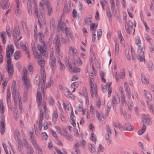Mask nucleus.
<instances>
[{"mask_svg": "<svg viewBox=\"0 0 154 154\" xmlns=\"http://www.w3.org/2000/svg\"><path fill=\"white\" fill-rule=\"evenodd\" d=\"M54 43L55 44L56 56L58 57L59 59L58 61L59 63V66L61 70H64L65 66L61 62L60 60V58L62 57L60 53V38L59 36H57L54 40Z\"/></svg>", "mask_w": 154, "mask_h": 154, "instance_id": "obj_1", "label": "nucleus"}, {"mask_svg": "<svg viewBox=\"0 0 154 154\" xmlns=\"http://www.w3.org/2000/svg\"><path fill=\"white\" fill-rule=\"evenodd\" d=\"M38 64L41 67V74L42 79L43 82L41 86V89L42 91H43L45 87V84L46 79L45 70L44 68L45 61L44 60L41 59L40 60H38Z\"/></svg>", "mask_w": 154, "mask_h": 154, "instance_id": "obj_2", "label": "nucleus"}, {"mask_svg": "<svg viewBox=\"0 0 154 154\" xmlns=\"http://www.w3.org/2000/svg\"><path fill=\"white\" fill-rule=\"evenodd\" d=\"M120 102V99L118 94L116 93L112 96V101H109L107 103V106L108 108L107 110H109L112 105L114 109L116 107L117 104H119Z\"/></svg>", "mask_w": 154, "mask_h": 154, "instance_id": "obj_3", "label": "nucleus"}, {"mask_svg": "<svg viewBox=\"0 0 154 154\" xmlns=\"http://www.w3.org/2000/svg\"><path fill=\"white\" fill-rule=\"evenodd\" d=\"M42 95L40 91H38L37 93L36 100L38 106L40 109L43 108L45 112L47 111V108L46 106V103L44 102H42Z\"/></svg>", "mask_w": 154, "mask_h": 154, "instance_id": "obj_4", "label": "nucleus"}, {"mask_svg": "<svg viewBox=\"0 0 154 154\" xmlns=\"http://www.w3.org/2000/svg\"><path fill=\"white\" fill-rule=\"evenodd\" d=\"M90 85L91 88V94L92 97H97V87L94 81L90 77Z\"/></svg>", "mask_w": 154, "mask_h": 154, "instance_id": "obj_5", "label": "nucleus"}, {"mask_svg": "<svg viewBox=\"0 0 154 154\" xmlns=\"http://www.w3.org/2000/svg\"><path fill=\"white\" fill-rule=\"evenodd\" d=\"M42 38L39 39L40 42L42 44H39L38 45L37 48L38 50L40 52L42 55L45 56H48V53L47 51V46L45 43L42 39Z\"/></svg>", "mask_w": 154, "mask_h": 154, "instance_id": "obj_6", "label": "nucleus"}, {"mask_svg": "<svg viewBox=\"0 0 154 154\" xmlns=\"http://www.w3.org/2000/svg\"><path fill=\"white\" fill-rule=\"evenodd\" d=\"M23 71L24 74V75L22 77L23 80L24 82V85L26 86V88L28 89L30 88V87L29 80L27 76V71L25 67L23 68Z\"/></svg>", "mask_w": 154, "mask_h": 154, "instance_id": "obj_7", "label": "nucleus"}, {"mask_svg": "<svg viewBox=\"0 0 154 154\" xmlns=\"http://www.w3.org/2000/svg\"><path fill=\"white\" fill-rule=\"evenodd\" d=\"M30 135L31 136V141L34 145L35 148L38 151V153L39 154H42L41 149L38 145L37 144L35 138L33 137V133L32 132H30Z\"/></svg>", "mask_w": 154, "mask_h": 154, "instance_id": "obj_8", "label": "nucleus"}, {"mask_svg": "<svg viewBox=\"0 0 154 154\" xmlns=\"http://www.w3.org/2000/svg\"><path fill=\"white\" fill-rule=\"evenodd\" d=\"M14 50V46L12 45L9 44L8 45L6 48V60H11L10 51L11 54L13 53Z\"/></svg>", "mask_w": 154, "mask_h": 154, "instance_id": "obj_9", "label": "nucleus"}, {"mask_svg": "<svg viewBox=\"0 0 154 154\" xmlns=\"http://www.w3.org/2000/svg\"><path fill=\"white\" fill-rule=\"evenodd\" d=\"M50 53L49 63L51 67L53 68L56 66V59L53 56L54 51L52 48L50 49Z\"/></svg>", "mask_w": 154, "mask_h": 154, "instance_id": "obj_10", "label": "nucleus"}, {"mask_svg": "<svg viewBox=\"0 0 154 154\" xmlns=\"http://www.w3.org/2000/svg\"><path fill=\"white\" fill-rule=\"evenodd\" d=\"M137 53L139 54L137 57V59L140 62H143L145 60L144 52L143 51L142 48L140 46H138Z\"/></svg>", "mask_w": 154, "mask_h": 154, "instance_id": "obj_11", "label": "nucleus"}, {"mask_svg": "<svg viewBox=\"0 0 154 154\" xmlns=\"http://www.w3.org/2000/svg\"><path fill=\"white\" fill-rule=\"evenodd\" d=\"M79 51L75 47L73 46H71L69 48V54L72 57L78 55Z\"/></svg>", "mask_w": 154, "mask_h": 154, "instance_id": "obj_12", "label": "nucleus"}, {"mask_svg": "<svg viewBox=\"0 0 154 154\" xmlns=\"http://www.w3.org/2000/svg\"><path fill=\"white\" fill-rule=\"evenodd\" d=\"M72 63L75 66H80L82 64V61L81 58L78 56L72 57Z\"/></svg>", "mask_w": 154, "mask_h": 154, "instance_id": "obj_13", "label": "nucleus"}, {"mask_svg": "<svg viewBox=\"0 0 154 154\" xmlns=\"http://www.w3.org/2000/svg\"><path fill=\"white\" fill-rule=\"evenodd\" d=\"M65 63L67 67L69 68L70 72L76 73L80 72V69L78 67H75L73 68L72 66L71 63L68 61H65Z\"/></svg>", "mask_w": 154, "mask_h": 154, "instance_id": "obj_14", "label": "nucleus"}, {"mask_svg": "<svg viewBox=\"0 0 154 154\" xmlns=\"http://www.w3.org/2000/svg\"><path fill=\"white\" fill-rule=\"evenodd\" d=\"M12 34L14 36V39H18V40H20L22 38V36L20 35V31L18 28H16L12 32Z\"/></svg>", "mask_w": 154, "mask_h": 154, "instance_id": "obj_15", "label": "nucleus"}, {"mask_svg": "<svg viewBox=\"0 0 154 154\" xmlns=\"http://www.w3.org/2000/svg\"><path fill=\"white\" fill-rule=\"evenodd\" d=\"M142 120L143 122L148 125H150L152 123V119L148 115L145 114L142 115Z\"/></svg>", "mask_w": 154, "mask_h": 154, "instance_id": "obj_16", "label": "nucleus"}, {"mask_svg": "<svg viewBox=\"0 0 154 154\" xmlns=\"http://www.w3.org/2000/svg\"><path fill=\"white\" fill-rule=\"evenodd\" d=\"M95 114L98 120L101 122L102 124L105 123V118L103 114L101 112H99L97 110H96Z\"/></svg>", "mask_w": 154, "mask_h": 154, "instance_id": "obj_17", "label": "nucleus"}, {"mask_svg": "<svg viewBox=\"0 0 154 154\" xmlns=\"http://www.w3.org/2000/svg\"><path fill=\"white\" fill-rule=\"evenodd\" d=\"M24 146L26 150L27 154H33L34 150L32 147L29 145L26 140H24L23 142Z\"/></svg>", "mask_w": 154, "mask_h": 154, "instance_id": "obj_18", "label": "nucleus"}, {"mask_svg": "<svg viewBox=\"0 0 154 154\" xmlns=\"http://www.w3.org/2000/svg\"><path fill=\"white\" fill-rule=\"evenodd\" d=\"M7 62V67L8 72L10 77L11 76L14 72L13 67V65L11 64V60H6Z\"/></svg>", "mask_w": 154, "mask_h": 154, "instance_id": "obj_19", "label": "nucleus"}, {"mask_svg": "<svg viewBox=\"0 0 154 154\" xmlns=\"http://www.w3.org/2000/svg\"><path fill=\"white\" fill-rule=\"evenodd\" d=\"M16 7L15 8V11L16 15L18 16H20L21 14V11L20 8V2L19 0H15Z\"/></svg>", "mask_w": 154, "mask_h": 154, "instance_id": "obj_20", "label": "nucleus"}, {"mask_svg": "<svg viewBox=\"0 0 154 154\" xmlns=\"http://www.w3.org/2000/svg\"><path fill=\"white\" fill-rule=\"evenodd\" d=\"M65 32L66 34L67 37L69 36L72 40H74L75 38L73 35L72 33L71 30L69 28H65Z\"/></svg>", "mask_w": 154, "mask_h": 154, "instance_id": "obj_21", "label": "nucleus"}, {"mask_svg": "<svg viewBox=\"0 0 154 154\" xmlns=\"http://www.w3.org/2000/svg\"><path fill=\"white\" fill-rule=\"evenodd\" d=\"M16 82L14 80L13 81L12 84V85L11 86V90L12 91V93L13 94V95L14 97H15V96L16 97V96L17 95V93H18L19 94L18 92H17V93H16Z\"/></svg>", "mask_w": 154, "mask_h": 154, "instance_id": "obj_22", "label": "nucleus"}, {"mask_svg": "<svg viewBox=\"0 0 154 154\" xmlns=\"http://www.w3.org/2000/svg\"><path fill=\"white\" fill-rule=\"evenodd\" d=\"M5 119L4 117L2 118L0 122V132L3 134L5 132Z\"/></svg>", "mask_w": 154, "mask_h": 154, "instance_id": "obj_23", "label": "nucleus"}, {"mask_svg": "<svg viewBox=\"0 0 154 154\" xmlns=\"http://www.w3.org/2000/svg\"><path fill=\"white\" fill-rule=\"evenodd\" d=\"M66 23L64 22L62 23L61 20H60L58 21V26L57 27V29L59 30V31L60 30H65Z\"/></svg>", "mask_w": 154, "mask_h": 154, "instance_id": "obj_24", "label": "nucleus"}, {"mask_svg": "<svg viewBox=\"0 0 154 154\" xmlns=\"http://www.w3.org/2000/svg\"><path fill=\"white\" fill-rule=\"evenodd\" d=\"M106 134L105 136V139H107L111 136V131L109 126L107 125L106 126Z\"/></svg>", "mask_w": 154, "mask_h": 154, "instance_id": "obj_25", "label": "nucleus"}, {"mask_svg": "<svg viewBox=\"0 0 154 154\" xmlns=\"http://www.w3.org/2000/svg\"><path fill=\"white\" fill-rule=\"evenodd\" d=\"M63 105L65 110L66 109L68 111H70L71 112L73 111L70 103H68L66 104L64 101H63Z\"/></svg>", "mask_w": 154, "mask_h": 154, "instance_id": "obj_26", "label": "nucleus"}, {"mask_svg": "<svg viewBox=\"0 0 154 154\" xmlns=\"http://www.w3.org/2000/svg\"><path fill=\"white\" fill-rule=\"evenodd\" d=\"M10 5V3L8 1H5L0 3V6L3 9L8 8Z\"/></svg>", "mask_w": 154, "mask_h": 154, "instance_id": "obj_27", "label": "nucleus"}, {"mask_svg": "<svg viewBox=\"0 0 154 154\" xmlns=\"http://www.w3.org/2000/svg\"><path fill=\"white\" fill-rule=\"evenodd\" d=\"M124 87L125 89V92L128 97L130 99L131 98L130 90L128 88V86L127 82H125L124 83Z\"/></svg>", "mask_w": 154, "mask_h": 154, "instance_id": "obj_28", "label": "nucleus"}, {"mask_svg": "<svg viewBox=\"0 0 154 154\" xmlns=\"http://www.w3.org/2000/svg\"><path fill=\"white\" fill-rule=\"evenodd\" d=\"M34 31L35 37L36 38V39L38 38L40 39V38H43V35L42 33L39 32V34H37V29L36 27L34 29Z\"/></svg>", "mask_w": 154, "mask_h": 154, "instance_id": "obj_29", "label": "nucleus"}, {"mask_svg": "<svg viewBox=\"0 0 154 154\" xmlns=\"http://www.w3.org/2000/svg\"><path fill=\"white\" fill-rule=\"evenodd\" d=\"M79 146L78 143H77L75 145L72 151V154H80L79 151L78 149Z\"/></svg>", "mask_w": 154, "mask_h": 154, "instance_id": "obj_30", "label": "nucleus"}, {"mask_svg": "<svg viewBox=\"0 0 154 154\" xmlns=\"http://www.w3.org/2000/svg\"><path fill=\"white\" fill-rule=\"evenodd\" d=\"M143 93L145 97L149 100H151L152 99V96L151 94L146 90H143Z\"/></svg>", "mask_w": 154, "mask_h": 154, "instance_id": "obj_31", "label": "nucleus"}, {"mask_svg": "<svg viewBox=\"0 0 154 154\" xmlns=\"http://www.w3.org/2000/svg\"><path fill=\"white\" fill-rule=\"evenodd\" d=\"M141 80L142 83L145 85L149 83V80L143 74L141 75Z\"/></svg>", "mask_w": 154, "mask_h": 154, "instance_id": "obj_32", "label": "nucleus"}, {"mask_svg": "<svg viewBox=\"0 0 154 154\" xmlns=\"http://www.w3.org/2000/svg\"><path fill=\"white\" fill-rule=\"evenodd\" d=\"M123 127V130L125 129L128 131H131L134 128L133 127L129 124H125Z\"/></svg>", "mask_w": 154, "mask_h": 154, "instance_id": "obj_33", "label": "nucleus"}, {"mask_svg": "<svg viewBox=\"0 0 154 154\" xmlns=\"http://www.w3.org/2000/svg\"><path fill=\"white\" fill-rule=\"evenodd\" d=\"M77 110L79 112H82L83 115H85L86 109L83 108L82 105H81V104L79 105L77 107Z\"/></svg>", "mask_w": 154, "mask_h": 154, "instance_id": "obj_34", "label": "nucleus"}, {"mask_svg": "<svg viewBox=\"0 0 154 154\" xmlns=\"http://www.w3.org/2000/svg\"><path fill=\"white\" fill-rule=\"evenodd\" d=\"M118 38L120 40L121 43L122 44H124L125 43V40L123 38L121 31L119 30H118Z\"/></svg>", "mask_w": 154, "mask_h": 154, "instance_id": "obj_35", "label": "nucleus"}, {"mask_svg": "<svg viewBox=\"0 0 154 154\" xmlns=\"http://www.w3.org/2000/svg\"><path fill=\"white\" fill-rule=\"evenodd\" d=\"M65 95L69 98H70L73 100H74L75 98V96L69 91H67L65 92Z\"/></svg>", "mask_w": 154, "mask_h": 154, "instance_id": "obj_36", "label": "nucleus"}, {"mask_svg": "<svg viewBox=\"0 0 154 154\" xmlns=\"http://www.w3.org/2000/svg\"><path fill=\"white\" fill-rule=\"evenodd\" d=\"M1 37L2 43L4 44H5L6 41V35L5 32H2L1 34Z\"/></svg>", "mask_w": 154, "mask_h": 154, "instance_id": "obj_37", "label": "nucleus"}, {"mask_svg": "<svg viewBox=\"0 0 154 154\" xmlns=\"http://www.w3.org/2000/svg\"><path fill=\"white\" fill-rule=\"evenodd\" d=\"M97 24L96 23H91L90 25V30L91 31H93L95 32V29H97Z\"/></svg>", "mask_w": 154, "mask_h": 154, "instance_id": "obj_38", "label": "nucleus"}, {"mask_svg": "<svg viewBox=\"0 0 154 154\" xmlns=\"http://www.w3.org/2000/svg\"><path fill=\"white\" fill-rule=\"evenodd\" d=\"M11 93L10 89L8 88L7 92V100L8 104L10 103Z\"/></svg>", "mask_w": 154, "mask_h": 154, "instance_id": "obj_39", "label": "nucleus"}, {"mask_svg": "<svg viewBox=\"0 0 154 154\" xmlns=\"http://www.w3.org/2000/svg\"><path fill=\"white\" fill-rule=\"evenodd\" d=\"M58 117V115L57 110H54L52 115L53 121L54 122L56 121Z\"/></svg>", "mask_w": 154, "mask_h": 154, "instance_id": "obj_40", "label": "nucleus"}, {"mask_svg": "<svg viewBox=\"0 0 154 154\" xmlns=\"http://www.w3.org/2000/svg\"><path fill=\"white\" fill-rule=\"evenodd\" d=\"M146 129V127L144 124H143L141 128L138 131V134L139 135H141L145 132Z\"/></svg>", "mask_w": 154, "mask_h": 154, "instance_id": "obj_41", "label": "nucleus"}, {"mask_svg": "<svg viewBox=\"0 0 154 154\" xmlns=\"http://www.w3.org/2000/svg\"><path fill=\"white\" fill-rule=\"evenodd\" d=\"M79 82H75L72 83L71 85V87L73 88L72 92H73L75 91V89L78 86Z\"/></svg>", "mask_w": 154, "mask_h": 154, "instance_id": "obj_42", "label": "nucleus"}, {"mask_svg": "<svg viewBox=\"0 0 154 154\" xmlns=\"http://www.w3.org/2000/svg\"><path fill=\"white\" fill-rule=\"evenodd\" d=\"M21 57L20 52L18 51H16L14 54V59L16 60H18Z\"/></svg>", "mask_w": 154, "mask_h": 154, "instance_id": "obj_43", "label": "nucleus"}, {"mask_svg": "<svg viewBox=\"0 0 154 154\" xmlns=\"http://www.w3.org/2000/svg\"><path fill=\"white\" fill-rule=\"evenodd\" d=\"M115 54L116 55H118L119 52V47L118 42H116L115 44Z\"/></svg>", "mask_w": 154, "mask_h": 154, "instance_id": "obj_44", "label": "nucleus"}, {"mask_svg": "<svg viewBox=\"0 0 154 154\" xmlns=\"http://www.w3.org/2000/svg\"><path fill=\"white\" fill-rule=\"evenodd\" d=\"M90 139L92 142L95 143L96 140V135L93 132L91 134Z\"/></svg>", "mask_w": 154, "mask_h": 154, "instance_id": "obj_45", "label": "nucleus"}, {"mask_svg": "<svg viewBox=\"0 0 154 154\" xmlns=\"http://www.w3.org/2000/svg\"><path fill=\"white\" fill-rule=\"evenodd\" d=\"M88 149L92 153H94L95 152V149L94 146L91 144H88Z\"/></svg>", "mask_w": 154, "mask_h": 154, "instance_id": "obj_46", "label": "nucleus"}, {"mask_svg": "<svg viewBox=\"0 0 154 154\" xmlns=\"http://www.w3.org/2000/svg\"><path fill=\"white\" fill-rule=\"evenodd\" d=\"M113 126L119 128V129L121 130H123V128L121 125L119 124H117L116 122H113Z\"/></svg>", "mask_w": 154, "mask_h": 154, "instance_id": "obj_47", "label": "nucleus"}, {"mask_svg": "<svg viewBox=\"0 0 154 154\" xmlns=\"http://www.w3.org/2000/svg\"><path fill=\"white\" fill-rule=\"evenodd\" d=\"M79 93L82 96H84V97H86V96H88L87 90L86 88H83V89L82 90V91L80 92H79Z\"/></svg>", "mask_w": 154, "mask_h": 154, "instance_id": "obj_48", "label": "nucleus"}, {"mask_svg": "<svg viewBox=\"0 0 154 154\" xmlns=\"http://www.w3.org/2000/svg\"><path fill=\"white\" fill-rule=\"evenodd\" d=\"M94 107L92 106H91L90 109V114H91L92 116L91 117L92 119H94L95 116L94 115Z\"/></svg>", "mask_w": 154, "mask_h": 154, "instance_id": "obj_49", "label": "nucleus"}, {"mask_svg": "<svg viewBox=\"0 0 154 154\" xmlns=\"http://www.w3.org/2000/svg\"><path fill=\"white\" fill-rule=\"evenodd\" d=\"M4 112V110L3 108L2 101L0 100V113L1 114H3Z\"/></svg>", "mask_w": 154, "mask_h": 154, "instance_id": "obj_50", "label": "nucleus"}, {"mask_svg": "<svg viewBox=\"0 0 154 154\" xmlns=\"http://www.w3.org/2000/svg\"><path fill=\"white\" fill-rule=\"evenodd\" d=\"M31 1H29V0L27 3V9L28 12L29 14L32 13L31 4Z\"/></svg>", "mask_w": 154, "mask_h": 154, "instance_id": "obj_51", "label": "nucleus"}, {"mask_svg": "<svg viewBox=\"0 0 154 154\" xmlns=\"http://www.w3.org/2000/svg\"><path fill=\"white\" fill-rule=\"evenodd\" d=\"M46 5L48 9V14L49 15H50L52 11V10L51 7L50 6V4L48 3H47Z\"/></svg>", "mask_w": 154, "mask_h": 154, "instance_id": "obj_52", "label": "nucleus"}, {"mask_svg": "<svg viewBox=\"0 0 154 154\" xmlns=\"http://www.w3.org/2000/svg\"><path fill=\"white\" fill-rule=\"evenodd\" d=\"M33 54L35 57L37 59H39L41 58V55L38 53L37 50L34 51Z\"/></svg>", "mask_w": 154, "mask_h": 154, "instance_id": "obj_53", "label": "nucleus"}, {"mask_svg": "<svg viewBox=\"0 0 154 154\" xmlns=\"http://www.w3.org/2000/svg\"><path fill=\"white\" fill-rule=\"evenodd\" d=\"M129 48H127L126 49L125 52V54L126 56L127 57L128 59L129 60H130V56L129 55Z\"/></svg>", "mask_w": 154, "mask_h": 154, "instance_id": "obj_54", "label": "nucleus"}, {"mask_svg": "<svg viewBox=\"0 0 154 154\" xmlns=\"http://www.w3.org/2000/svg\"><path fill=\"white\" fill-rule=\"evenodd\" d=\"M102 34V30L100 29H99L97 31V40H99L101 37Z\"/></svg>", "mask_w": 154, "mask_h": 154, "instance_id": "obj_55", "label": "nucleus"}, {"mask_svg": "<svg viewBox=\"0 0 154 154\" xmlns=\"http://www.w3.org/2000/svg\"><path fill=\"white\" fill-rule=\"evenodd\" d=\"M136 23L135 21H134V24L132 22L129 21L128 25V26L130 28H132L133 26H134V27L136 26Z\"/></svg>", "mask_w": 154, "mask_h": 154, "instance_id": "obj_56", "label": "nucleus"}, {"mask_svg": "<svg viewBox=\"0 0 154 154\" xmlns=\"http://www.w3.org/2000/svg\"><path fill=\"white\" fill-rule=\"evenodd\" d=\"M147 105L148 106L149 109V110L152 112V113L154 114V109L152 105H151L149 103L148 101H146Z\"/></svg>", "mask_w": 154, "mask_h": 154, "instance_id": "obj_57", "label": "nucleus"}, {"mask_svg": "<svg viewBox=\"0 0 154 154\" xmlns=\"http://www.w3.org/2000/svg\"><path fill=\"white\" fill-rule=\"evenodd\" d=\"M20 134L19 131H15L14 134V137L15 139L17 140V141H18L20 140Z\"/></svg>", "mask_w": 154, "mask_h": 154, "instance_id": "obj_58", "label": "nucleus"}, {"mask_svg": "<svg viewBox=\"0 0 154 154\" xmlns=\"http://www.w3.org/2000/svg\"><path fill=\"white\" fill-rule=\"evenodd\" d=\"M100 75L101 76V79L102 81L104 83L106 82V81L104 78V76L105 75L104 73L102 71H100Z\"/></svg>", "mask_w": 154, "mask_h": 154, "instance_id": "obj_59", "label": "nucleus"}, {"mask_svg": "<svg viewBox=\"0 0 154 154\" xmlns=\"http://www.w3.org/2000/svg\"><path fill=\"white\" fill-rule=\"evenodd\" d=\"M60 133L61 135H63L65 137L67 134V130L66 128H63V130L61 131Z\"/></svg>", "mask_w": 154, "mask_h": 154, "instance_id": "obj_60", "label": "nucleus"}, {"mask_svg": "<svg viewBox=\"0 0 154 154\" xmlns=\"http://www.w3.org/2000/svg\"><path fill=\"white\" fill-rule=\"evenodd\" d=\"M20 45L21 46V47L23 48L25 51H26L29 50L28 48V46L26 44H24L22 42H21Z\"/></svg>", "mask_w": 154, "mask_h": 154, "instance_id": "obj_61", "label": "nucleus"}, {"mask_svg": "<svg viewBox=\"0 0 154 154\" xmlns=\"http://www.w3.org/2000/svg\"><path fill=\"white\" fill-rule=\"evenodd\" d=\"M41 137L42 140H47L48 138L47 134L45 132L42 133V134Z\"/></svg>", "mask_w": 154, "mask_h": 154, "instance_id": "obj_62", "label": "nucleus"}, {"mask_svg": "<svg viewBox=\"0 0 154 154\" xmlns=\"http://www.w3.org/2000/svg\"><path fill=\"white\" fill-rule=\"evenodd\" d=\"M111 6V8L113 12L115 9V3L114 0H109Z\"/></svg>", "mask_w": 154, "mask_h": 154, "instance_id": "obj_63", "label": "nucleus"}, {"mask_svg": "<svg viewBox=\"0 0 154 154\" xmlns=\"http://www.w3.org/2000/svg\"><path fill=\"white\" fill-rule=\"evenodd\" d=\"M54 149L58 154H67L65 150H63V153H62L60 150L58 149L56 147L54 148Z\"/></svg>", "mask_w": 154, "mask_h": 154, "instance_id": "obj_64", "label": "nucleus"}]
</instances>
